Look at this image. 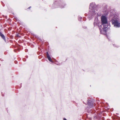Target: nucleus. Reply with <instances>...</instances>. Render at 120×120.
I'll return each instance as SVG.
<instances>
[{
	"label": "nucleus",
	"instance_id": "obj_1",
	"mask_svg": "<svg viewBox=\"0 0 120 120\" xmlns=\"http://www.w3.org/2000/svg\"><path fill=\"white\" fill-rule=\"evenodd\" d=\"M101 25L103 26H108V22L106 18L104 16H102L101 17Z\"/></svg>",
	"mask_w": 120,
	"mask_h": 120
},
{
	"label": "nucleus",
	"instance_id": "obj_2",
	"mask_svg": "<svg viewBox=\"0 0 120 120\" xmlns=\"http://www.w3.org/2000/svg\"><path fill=\"white\" fill-rule=\"evenodd\" d=\"M95 6V4L94 3H91L90 5V12L91 15H95L94 8Z\"/></svg>",
	"mask_w": 120,
	"mask_h": 120
},
{
	"label": "nucleus",
	"instance_id": "obj_3",
	"mask_svg": "<svg viewBox=\"0 0 120 120\" xmlns=\"http://www.w3.org/2000/svg\"><path fill=\"white\" fill-rule=\"evenodd\" d=\"M99 28L100 32L101 34H105L106 33L107 30L108 29L107 26H99Z\"/></svg>",
	"mask_w": 120,
	"mask_h": 120
},
{
	"label": "nucleus",
	"instance_id": "obj_4",
	"mask_svg": "<svg viewBox=\"0 0 120 120\" xmlns=\"http://www.w3.org/2000/svg\"><path fill=\"white\" fill-rule=\"evenodd\" d=\"M112 24L114 25V26L118 27L120 26V23L118 22L117 20L115 19L114 18H112Z\"/></svg>",
	"mask_w": 120,
	"mask_h": 120
},
{
	"label": "nucleus",
	"instance_id": "obj_5",
	"mask_svg": "<svg viewBox=\"0 0 120 120\" xmlns=\"http://www.w3.org/2000/svg\"><path fill=\"white\" fill-rule=\"evenodd\" d=\"M87 104L90 105V107H92V105H93L92 101L90 100H88Z\"/></svg>",
	"mask_w": 120,
	"mask_h": 120
},
{
	"label": "nucleus",
	"instance_id": "obj_6",
	"mask_svg": "<svg viewBox=\"0 0 120 120\" xmlns=\"http://www.w3.org/2000/svg\"><path fill=\"white\" fill-rule=\"evenodd\" d=\"M46 53L47 57L48 60L50 62H53L52 60L51 59V58L50 57V56L48 52H47Z\"/></svg>",
	"mask_w": 120,
	"mask_h": 120
},
{
	"label": "nucleus",
	"instance_id": "obj_7",
	"mask_svg": "<svg viewBox=\"0 0 120 120\" xmlns=\"http://www.w3.org/2000/svg\"><path fill=\"white\" fill-rule=\"evenodd\" d=\"M0 35L1 37L4 40V41H5V39L4 36L2 34L1 32H0Z\"/></svg>",
	"mask_w": 120,
	"mask_h": 120
},
{
	"label": "nucleus",
	"instance_id": "obj_8",
	"mask_svg": "<svg viewBox=\"0 0 120 120\" xmlns=\"http://www.w3.org/2000/svg\"><path fill=\"white\" fill-rule=\"evenodd\" d=\"M94 25H96L97 24V22H95L94 23Z\"/></svg>",
	"mask_w": 120,
	"mask_h": 120
},
{
	"label": "nucleus",
	"instance_id": "obj_9",
	"mask_svg": "<svg viewBox=\"0 0 120 120\" xmlns=\"http://www.w3.org/2000/svg\"><path fill=\"white\" fill-rule=\"evenodd\" d=\"M64 120H67L65 118H64Z\"/></svg>",
	"mask_w": 120,
	"mask_h": 120
},
{
	"label": "nucleus",
	"instance_id": "obj_10",
	"mask_svg": "<svg viewBox=\"0 0 120 120\" xmlns=\"http://www.w3.org/2000/svg\"><path fill=\"white\" fill-rule=\"evenodd\" d=\"M31 7H30L29 8H30Z\"/></svg>",
	"mask_w": 120,
	"mask_h": 120
},
{
	"label": "nucleus",
	"instance_id": "obj_11",
	"mask_svg": "<svg viewBox=\"0 0 120 120\" xmlns=\"http://www.w3.org/2000/svg\"><path fill=\"white\" fill-rule=\"evenodd\" d=\"M80 19H81V18H81V17H80Z\"/></svg>",
	"mask_w": 120,
	"mask_h": 120
}]
</instances>
